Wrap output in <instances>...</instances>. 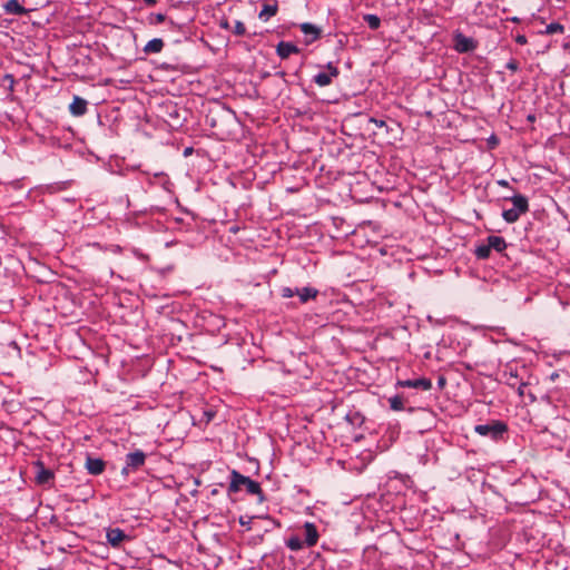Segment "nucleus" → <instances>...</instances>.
Masks as SVG:
<instances>
[{
	"label": "nucleus",
	"mask_w": 570,
	"mask_h": 570,
	"mask_svg": "<svg viewBox=\"0 0 570 570\" xmlns=\"http://www.w3.org/2000/svg\"><path fill=\"white\" fill-rule=\"evenodd\" d=\"M85 468L91 475H100L106 468V462L100 458H92L87 455Z\"/></svg>",
	"instance_id": "obj_7"
},
{
	"label": "nucleus",
	"mask_w": 570,
	"mask_h": 570,
	"mask_svg": "<svg viewBox=\"0 0 570 570\" xmlns=\"http://www.w3.org/2000/svg\"><path fill=\"white\" fill-rule=\"evenodd\" d=\"M154 19H155L154 23L159 24L166 20V16L163 13H156V14H154Z\"/></svg>",
	"instance_id": "obj_30"
},
{
	"label": "nucleus",
	"mask_w": 570,
	"mask_h": 570,
	"mask_svg": "<svg viewBox=\"0 0 570 570\" xmlns=\"http://www.w3.org/2000/svg\"><path fill=\"white\" fill-rule=\"evenodd\" d=\"M239 523H240V525L245 527L246 530H250V519L245 520L244 517H240L239 518Z\"/></svg>",
	"instance_id": "obj_32"
},
{
	"label": "nucleus",
	"mask_w": 570,
	"mask_h": 570,
	"mask_svg": "<svg viewBox=\"0 0 570 570\" xmlns=\"http://www.w3.org/2000/svg\"><path fill=\"white\" fill-rule=\"evenodd\" d=\"M364 21L372 30H376L381 26V19L375 14H366L364 16Z\"/></svg>",
	"instance_id": "obj_23"
},
{
	"label": "nucleus",
	"mask_w": 570,
	"mask_h": 570,
	"mask_svg": "<svg viewBox=\"0 0 570 570\" xmlns=\"http://www.w3.org/2000/svg\"><path fill=\"white\" fill-rule=\"evenodd\" d=\"M40 417V415H33L32 419L37 421V419Z\"/></svg>",
	"instance_id": "obj_43"
},
{
	"label": "nucleus",
	"mask_w": 570,
	"mask_h": 570,
	"mask_svg": "<svg viewBox=\"0 0 570 570\" xmlns=\"http://www.w3.org/2000/svg\"><path fill=\"white\" fill-rule=\"evenodd\" d=\"M4 11L9 14L21 16L26 13V9L19 3L18 0H9L4 6Z\"/></svg>",
	"instance_id": "obj_18"
},
{
	"label": "nucleus",
	"mask_w": 570,
	"mask_h": 570,
	"mask_svg": "<svg viewBox=\"0 0 570 570\" xmlns=\"http://www.w3.org/2000/svg\"><path fill=\"white\" fill-rule=\"evenodd\" d=\"M487 242L489 243L491 250L494 249L498 253H502L507 248V242L501 236H489Z\"/></svg>",
	"instance_id": "obj_17"
},
{
	"label": "nucleus",
	"mask_w": 570,
	"mask_h": 570,
	"mask_svg": "<svg viewBox=\"0 0 570 570\" xmlns=\"http://www.w3.org/2000/svg\"><path fill=\"white\" fill-rule=\"evenodd\" d=\"M476 45L472 38L465 37L462 33H456L454 37V48L458 52H470L475 49Z\"/></svg>",
	"instance_id": "obj_6"
},
{
	"label": "nucleus",
	"mask_w": 570,
	"mask_h": 570,
	"mask_svg": "<svg viewBox=\"0 0 570 570\" xmlns=\"http://www.w3.org/2000/svg\"><path fill=\"white\" fill-rule=\"evenodd\" d=\"M281 293H282V297L289 298L296 294V288L293 289L291 287H283Z\"/></svg>",
	"instance_id": "obj_27"
},
{
	"label": "nucleus",
	"mask_w": 570,
	"mask_h": 570,
	"mask_svg": "<svg viewBox=\"0 0 570 570\" xmlns=\"http://www.w3.org/2000/svg\"><path fill=\"white\" fill-rule=\"evenodd\" d=\"M564 31V27L559 22H551L547 26L544 33L553 35V33H562Z\"/></svg>",
	"instance_id": "obj_24"
},
{
	"label": "nucleus",
	"mask_w": 570,
	"mask_h": 570,
	"mask_svg": "<svg viewBox=\"0 0 570 570\" xmlns=\"http://www.w3.org/2000/svg\"><path fill=\"white\" fill-rule=\"evenodd\" d=\"M515 41H517L519 45H525V43H527V37H525V36H523V35H519V36H517Z\"/></svg>",
	"instance_id": "obj_33"
},
{
	"label": "nucleus",
	"mask_w": 570,
	"mask_h": 570,
	"mask_svg": "<svg viewBox=\"0 0 570 570\" xmlns=\"http://www.w3.org/2000/svg\"><path fill=\"white\" fill-rule=\"evenodd\" d=\"M304 530H305L304 543L308 548L314 547L317 543L318 537H320L316 525L312 522H305Z\"/></svg>",
	"instance_id": "obj_10"
},
{
	"label": "nucleus",
	"mask_w": 570,
	"mask_h": 570,
	"mask_svg": "<svg viewBox=\"0 0 570 570\" xmlns=\"http://www.w3.org/2000/svg\"><path fill=\"white\" fill-rule=\"evenodd\" d=\"M511 22L518 23L520 22V19L518 17H512L509 19Z\"/></svg>",
	"instance_id": "obj_40"
},
{
	"label": "nucleus",
	"mask_w": 570,
	"mask_h": 570,
	"mask_svg": "<svg viewBox=\"0 0 570 570\" xmlns=\"http://www.w3.org/2000/svg\"><path fill=\"white\" fill-rule=\"evenodd\" d=\"M299 28H301V31L304 35H306V36L311 35L312 36V39L307 40V43H311V42L317 40L321 37L322 30L318 27H316V26H314V24H312L309 22L302 23L299 26Z\"/></svg>",
	"instance_id": "obj_14"
},
{
	"label": "nucleus",
	"mask_w": 570,
	"mask_h": 570,
	"mask_svg": "<svg viewBox=\"0 0 570 570\" xmlns=\"http://www.w3.org/2000/svg\"><path fill=\"white\" fill-rule=\"evenodd\" d=\"M474 428H498V429H501V428H507V425L502 422H495L493 425H490V424H480V425H475Z\"/></svg>",
	"instance_id": "obj_29"
},
{
	"label": "nucleus",
	"mask_w": 570,
	"mask_h": 570,
	"mask_svg": "<svg viewBox=\"0 0 570 570\" xmlns=\"http://www.w3.org/2000/svg\"><path fill=\"white\" fill-rule=\"evenodd\" d=\"M276 52L282 59H287L292 53L299 52V49L292 42L281 41L276 47Z\"/></svg>",
	"instance_id": "obj_13"
},
{
	"label": "nucleus",
	"mask_w": 570,
	"mask_h": 570,
	"mask_svg": "<svg viewBox=\"0 0 570 570\" xmlns=\"http://www.w3.org/2000/svg\"><path fill=\"white\" fill-rule=\"evenodd\" d=\"M377 127H384L386 122L384 120L371 119Z\"/></svg>",
	"instance_id": "obj_36"
},
{
	"label": "nucleus",
	"mask_w": 570,
	"mask_h": 570,
	"mask_svg": "<svg viewBox=\"0 0 570 570\" xmlns=\"http://www.w3.org/2000/svg\"><path fill=\"white\" fill-rule=\"evenodd\" d=\"M507 430H474L475 433L480 435H492L493 439H497L503 434Z\"/></svg>",
	"instance_id": "obj_25"
},
{
	"label": "nucleus",
	"mask_w": 570,
	"mask_h": 570,
	"mask_svg": "<svg viewBox=\"0 0 570 570\" xmlns=\"http://www.w3.org/2000/svg\"><path fill=\"white\" fill-rule=\"evenodd\" d=\"M499 184L502 185V186H507L508 185V183L505 180H500Z\"/></svg>",
	"instance_id": "obj_42"
},
{
	"label": "nucleus",
	"mask_w": 570,
	"mask_h": 570,
	"mask_svg": "<svg viewBox=\"0 0 570 570\" xmlns=\"http://www.w3.org/2000/svg\"><path fill=\"white\" fill-rule=\"evenodd\" d=\"M35 483L39 487L52 488L55 485L56 474L53 470L47 468L41 460L32 462Z\"/></svg>",
	"instance_id": "obj_2"
},
{
	"label": "nucleus",
	"mask_w": 570,
	"mask_h": 570,
	"mask_svg": "<svg viewBox=\"0 0 570 570\" xmlns=\"http://www.w3.org/2000/svg\"><path fill=\"white\" fill-rule=\"evenodd\" d=\"M522 214L520 212H518L517 209H513V208H510V209H505L503 210L502 213V217L503 219L509 223V224H512V223H515L517 220H519L520 216Z\"/></svg>",
	"instance_id": "obj_22"
},
{
	"label": "nucleus",
	"mask_w": 570,
	"mask_h": 570,
	"mask_svg": "<svg viewBox=\"0 0 570 570\" xmlns=\"http://www.w3.org/2000/svg\"><path fill=\"white\" fill-rule=\"evenodd\" d=\"M411 395L406 393H401L394 396L389 397L390 407L393 411H402L405 409V404L410 403Z\"/></svg>",
	"instance_id": "obj_11"
},
{
	"label": "nucleus",
	"mask_w": 570,
	"mask_h": 570,
	"mask_svg": "<svg viewBox=\"0 0 570 570\" xmlns=\"http://www.w3.org/2000/svg\"><path fill=\"white\" fill-rule=\"evenodd\" d=\"M511 202L513 204V209H517L521 214H525L529 210L528 198L523 195H514L511 197Z\"/></svg>",
	"instance_id": "obj_15"
},
{
	"label": "nucleus",
	"mask_w": 570,
	"mask_h": 570,
	"mask_svg": "<svg viewBox=\"0 0 570 570\" xmlns=\"http://www.w3.org/2000/svg\"><path fill=\"white\" fill-rule=\"evenodd\" d=\"M220 27L224 29H228L229 28L228 21L227 20L222 21Z\"/></svg>",
	"instance_id": "obj_39"
},
{
	"label": "nucleus",
	"mask_w": 570,
	"mask_h": 570,
	"mask_svg": "<svg viewBox=\"0 0 570 570\" xmlns=\"http://www.w3.org/2000/svg\"><path fill=\"white\" fill-rule=\"evenodd\" d=\"M327 72H320L314 76V82L318 85L320 87H325L332 83V79L337 77L340 71L338 69L333 66L332 62H328L327 66Z\"/></svg>",
	"instance_id": "obj_5"
},
{
	"label": "nucleus",
	"mask_w": 570,
	"mask_h": 570,
	"mask_svg": "<svg viewBox=\"0 0 570 570\" xmlns=\"http://www.w3.org/2000/svg\"><path fill=\"white\" fill-rule=\"evenodd\" d=\"M164 48V41L160 38L149 40L144 47L145 53H158Z\"/></svg>",
	"instance_id": "obj_19"
},
{
	"label": "nucleus",
	"mask_w": 570,
	"mask_h": 570,
	"mask_svg": "<svg viewBox=\"0 0 570 570\" xmlns=\"http://www.w3.org/2000/svg\"><path fill=\"white\" fill-rule=\"evenodd\" d=\"M278 11L277 0H268L262 6V10L258 13V18L263 21H268Z\"/></svg>",
	"instance_id": "obj_9"
},
{
	"label": "nucleus",
	"mask_w": 570,
	"mask_h": 570,
	"mask_svg": "<svg viewBox=\"0 0 570 570\" xmlns=\"http://www.w3.org/2000/svg\"><path fill=\"white\" fill-rule=\"evenodd\" d=\"M474 254L479 259H488L491 254V248H490L489 243L487 242V244H481V245L476 246L474 249Z\"/></svg>",
	"instance_id": "obj_20"
},
{
	"label": "nucleus",
	"mask_w": 570,
	"mask_h": 570,
	"mask_svg": "<svg viewBox=\"0 0 570 570\" xmlns=\"http://www.w3.org/2000/svg\"><path fill=\"white\" fill-rule=\"evenodd\" d=\"M286 547L292 551H298L303 549L304 542L297 535H292L286 540Z\"/></svg>",
	"instance_id": "obj_21"
},
{
	"label": "nucleus",
	"mask_w": 570,
	"mask_h": 570,
	"mask_svg": "<svg viewBox=\"0 0 570 570\" xmlns=\"http://www.w3.org/2000/svg\"><path fill=\"white\" fill-rule=\"evenodd\" d=\"M291 439H292V440H294V441H295V443H298V444L301 443V441H299V440H297V439H298V436H297V435H292V436H291Z\"/></svg>",
	"instance_id": "obj_41"
},
{
	"label": "nucleus",
	"mask_w": 570,
	"mask_h": 570,
	"mask_svg": "<svg viewBox=\"0 0 570 570\" xmlns=\"http://www.w3.org/2000/svg\"><path fill=\"white\" fill-rule=\"evenodd\" d=\"M147 455L141 450H136L126 454L125 465L121 469V475L128 476L130 473L137 472L145 465Z\"/></svg>",
	"instance_id": "obj_3"
},
{
	"label": "nucleus",
	"mask_w": 570,
	"mask_h": 570,
	"mask_svg": "<svg viewBox=\"0 0 570 570\" xmlns=\"http://www.w3.org/2000/svg\"><path fill=\"white\" fill-rule=\"evenodd\" d=\"M507 69L511 70V71H517L519 69V62L515 60V59H511L508 61V63L505 65Z\"/></svg>",
	"instance_id": "obj_28"
},
{
	"label": "nucleus",
	"mask_w": 570,
	"mask_h": 570,
	"mask_svg": "<svg viewBox=\"0 0 570 570\" xmlns=\"http://www.w3.org/2000/svg\"><path fill=\"white\" fill-rule=\"evenodd\" d=\"M234 33L236 36H244L246 33L245 24L242 21L235 22Z\"/></svg>",
	"instance_id": "obj_26"
},
{
	"label": "nucleus",
	"mask_w": 570,
	"mask_h": 570,
	"mask_svg": "<svg viewBox=\"0 0 570 570\" xmlns=\"http://www.w3.org/2000/svg\"><path fill=\"white\" fill-rule=\"evenodd\" d=\"M397 387L415 389L421 391H429L432 389V381L426 377H417L413 380H400L396 382Z\"/></svg>",
	"instance_id": "obj_4"
},
{
	"label": "nucleus",
	"mask_w": 570,
	"mask_h": 570,
	"mask_svg": "<svg viewBox=\"0 0 570 570\" xmlns=\"http://www.w3.org/2000/svg\"><path fill=\"white\" fill-rule=\"evenodd\" d=\"M148 7L155 6L157 0H142Z\"/></svg>",
	"instance_id": "obj_38"
},
{
	"label": "nucleus",
	"mask_w": 570,
	"mask_h": 570,
	"mask_svg": "<svg viewBox=\"0 0 570 570\" xmlns=\"http://www.w3.org/2000/svg\"><path fill=\"white\" fill-rule=\"evenodd\" d=\"M4 79H6V80H9L10 90H13V83H14L13 76H12V75H6V76H4Z\"/></svg>",
	"instance_id": "obj_34"
},
{
	"label": "nucleus",
	"mask_w": 570,
	"mask_h": 570,
	"mask_svg": "<svg viewBox=\"0 0 570 570\" xmlns=\"http://www.w3.org/2000/svg\"><path fill=\"white\" fill-rule=\"evenodd\" d=\"M445 385H446V379H445V376L440 375V376L438 377V387H439L440 390H442V389H444V386H445Z\"/></svg>",
	"instance_id": "obj_31"
},
{
	"label": "nucleus",
	"mask_w": 570,
	"mask_h": 570,
	"mask_svg": "<svg viewBox=\"0 0 570 570\" xmlns=\"http://www.w3.org/2000/svg\"><path fill=\"white\" fill-rule=\"evenodd\" d=\"M106 538L111 547L118 548L124 540L129 539V535L119 528H109L106 532Z\"/></svg>",
	"instance_id": "obj_8"
},
{
	"label": "nucleus",
	"mask_w": 570,
	"mask_h": 570,
	"mask_svg": "<svg viewBox=\"0 0 570 570\" xmlns=\"http://www.w3.org/2000/svg\"><path fill=\"white\" fill-rule=\"evenodd\" d=\"M317 434H318V435L313 436V439H314L315 441H316V440H318L320 442H322V438L324 436V432H323V430H317Z\"/></svg>",
	"instance_id": "obj_35"
},
{
	"label": "nucleus",
	"mask_w": 570,
	"mask_h": 570,
	"mask_svg": "<svg viewBox=\"0 0 570 570\" xmlns=\"http://www.w3.org/2000/svg\"><path fill=\"white\" fill-rule=\"evenodd\" d=\"M390 432V440H394L397 435V430H389Z\"/></svg>",
	"instance_id": "obj_37"
},
{
	"label": "nucleus",
	"mask_w": 570,
	"mask_h": 570,
	"mask_svg": "<svg viewBox=\"0 0 570 570\" xmlns=\"http://www.w3.org/2000/svg\"><path fill=\"white\" fill-rule=\"evenodd\" d=\"M318 291L314 287L296 288V295L299 297L301 303H306L317 296Z\"/></svg>",
	"instance_id": "obj_16"
},
{
	"label": "nucleus",
	"mask_w": 570,
	"mask_h": 570,
	"mask_svg": "<svg viewBox=\"0 0 570 570\" xmlns=\"http://www.w3.org/2000/svg\"><path fill=\"white\" fill-rule=\"evenodd\" d=\"M242 489H245L248 494L258 495L261 502L265 500L261 484L257 481H254L249 476L240 474L236 470H232L228 492L236 493Z\"/></svg>",
	"instance_id": "obj_1"
},
{
	"label": "nucleus",
	"mask_w": 570,
	"mask_h": 570,
	"mask_svg": "<svg viewBox=\"0 0 570 570\" xmlns=\"http://www.w3.org/2000/svg\"><path fill=\"white\" fill-rule=\"evenodd\" d=\"M87 100L79 96H75L72 102L69 106V111L72 116L79 117L87 111Z\"/></svg>",
	"instance_id": "obj_12"
},
{
	"label": "nucleus",
	"mask_w": 570,
	"mask_h": 570,
	"mask_svg": "<svg viewBox=\"0 0 570 570\" xmlns=\"http://www.w3.org/2000/svg\"><path fill=\"white\" fill-rule=\"evenodd\" d=\"M285 431H286V435H289V431H291V430H289V429H286Z\"/></svg>",
	"instance_id": "obj_45"
},
{
	"label": "nucleus",
	"mask_w": 570,
	"mask_h": 570,
	"mask_svg": "<svg viewBox=\"0 0 570 570\" xmlns=\"http://www.w3.org/2000/svg\"><path fill=\"white\" fill-rule=\"evenodd\" d=\"M564 48L568 49L570 52V45H566Z\"/></svg>",
	"instance_id": "obj_44"
}]
</instances>
